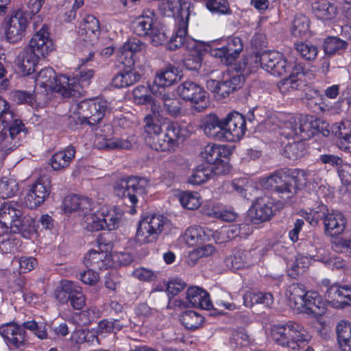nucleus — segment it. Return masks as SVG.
I'll list each match as a JSON object with an SVG mask.
<instances>
[{"label": "nucleus", "instance_id": "f257e3e1", "mask_svg": "<svg viewBox=\"0 0 351 351\" xmlns=\"http://www.w3.org/2000/svg\"><path fill=\"white\" fill-rule=\"evenodd\" d=\"M255 62H258L263 69L273 75L282 76L289 73L288 77L278 83V88L282 93L298 88L299 81L304 76L301 63L291 60L288 61L277 51H264L260 56L256 55Z\"/></svg>", "mask_w": 351, "mask_h": 351}, {"label": "nucleus", "instance_id": "f03ea898", "mask_svg": "<svg viewBox=\"0 0 351 351\" xmlns=\"http://www.w3.org/2000/svg\"><path fill=\"white\" fill-rule=\"evenodd\" d=\"M144 122L145 141L149 147L158 152L173 151L178 146V140L185 135L184 128L176 122L169 123L165 132L151 115H147Z\"/></svg>", "mask_w": 351, "mask_h": 351}, {"label": "nucleus", "instance_id": "7ed1b4c3", "mask_svg": "<svg viewBox=\"0 0 351 351\" xmlns=\"http://www.w3.org/2000/svg\"><path fill=\"white\" fill-rule=\"evenodd\" d=\"M279 134L287 139L307 140L317 133L328 136L330 130L324 122L313 116L289 117L279 126Z\"/></svg>", "mask_w": 351, "mask_h": 351}, {"label": "nucleus", "instance_id": "20e7f679", "mask_svg": "<svg viewBox=\"0 0 351 351\" xmlns=\"http://www.w3.org/2000/svg\"><path fill=\"white\" fill-rule=\"evenodd\" d=\"M149 181L137 176L125 177L118 179L114 184L115 195L122 199H128L132 207L130 213H136L134 206L138 203L140 197H143L147 193Z\"/></svg>", "mask_w": 351, "mask_h": 351}, {"label": "nucleus", "instance_id": "39448f33", "mask_svg": "<svg viewBox=\"0 0 351 351\" xmlns=\"http://www.w3.org/2000/svg\"><path fill=\"white\" fill-rule=\"evenodd\" d=\"M156 14L152 10H147L137 17L132 23L133 32L139 36H148L156 46L166 41L165 32L156 26Z\"/></svg>", "mask_w": 351, "mask_h": 351}, {"label": "nucleus", "instance_id": "423d86ee", "mask_svg": "<svg viewBox=\"0 0 351 351\" xmlns=\"http://www.w3.org/2000/svg\"><path fill=\"white\" fill-rule=\"evenodd\" d=\"M168 223L167 217L161 215L153 214L143 217L138 223L136 233V241L140 244L156 241Z\"/></svg>", "mask_w": 351, "mask_h": 351}, {"label": "nucleus", "instance_id": "0eeeda50", "mask_svg": "<svg viewBox=\"0 0 351 351\" xmlns=\"http://www.w3.org/2000/svg\"><path fill=\"white\" fill-rule=\"evenodd\" d=\"M263 186L276 193L280 198V201L287 204L293 202L292 199L296 193L295 185L289 181V178L280 171H276L266 178Z\"/></svg>", "mask_w": 351, "mask_h": 351}, {"label": "nucleus", "instance_id": "6e6552de", "mask_svg": "<svg viewBox=\"0 0 351 351\" xmlns=\"http://www.w3.org/2000/svg\"><path fill=\"white\" fill-rule=\"evenodd\" d=\"M29 15L18 9L12 12L4 21L5 38L11 43L20 41L25 35V31L29 22Z\"/></svg>", "mask_w": 351, "mask_h": 351}, {"label": "nucleus", "instance_id": "1a4fd4ad", "mask_svg": "<svg viewBox=\"0 0 351 351\" xmlns=\"http://www.w3.org/2000/svg\"><path fill=\"white\" fill-rule=\"evenodd\" d=\"M178 95L184 100L193 104L197 112H202L208 106L206 91L199 84L191 81H185L177 87Z\"/></svg>", "mask_w": 351, "mask_h": 351}, {"label": "nucleus", "instance_id": "9d476101", "mask_svg": "<svg viewBox=\"0 0 351 351\" xmlns=\"http://www.w3.org/2000/svg\"><path fill=\"white\" fill-rule=\"evenodd\" d=\"M80 114L85 118L87 125L95 126L104 117L108 108L107 101L101 99L84 100L78 103Z\"/></svg>", "mask_w": 351, "mask_h": 351}, {"label": "nucleus", "instance_id": "9b49d317", "mask_svg": "<svg viewBox=\"0 0 351 351\" xmlns=\"http://www.w3.org/2000/svg\"><path fill=\"white\" fill-rule=\"evenodd\" d=\"M285 204L280 200L275 202L273 197L267 195L258 198L254 212L251 213L252 221L258 224L269 220L274 213L282 209Z\"/></svg>", "mask_w": 351, "mask_h": 351}, {"label": "nucleus", "instance_id": "f8f14e48", "mask_svg": "<svg viewBox=\"0 0 351 351\" xmlns=\"http://www.w3.org/2000/svg\"><path fill=\"white\" fill-rule=\"evenodd\" d=\"M246 125L243 116L237 112L228 114L224 119L223 141L236 142L245 133Z\"/></svg>", "mask_w": 351, "mask_h": 351}, {"label": "nucleus", "instance_id": "ddd939ff", "mask_svg": "<svg viewBox=\"0 0 351 351\" xmlns=\"http://www.w3.org/2000/svg\"><path fill=\"white\" fill-rule=\"evenodd\" d=\"M51 188L50 179L46 176L40 177L25 197L26 206L32 209L39 206L49 195Z\"/></svg>", "mask_w": 351, "mask_h": 351}, {"label": "nucleus", "instance_id": "4468645a", "mask_svg": "<svg viewBox=\"0 0 351 351\" xmlns=\"http://www.w3.org/2000/svg\"><path fill=\"white\" fill-rule=\"evenodd\" d=\"M29 50L34 52L41 59L45 58L54 50V44L48 32V28L43 25L42 27L35 33L27 46Z\"/></svg>", "mask_w": 351, "mask_h": 351}, {"label": "nucleus", "instance_id": "2eb2a0df", "mask_svg": "<svg viewBox=\"0 0 351 351\" xmlns=\"http://www.w3.org/2000/svg\"><path fill=\"white\" fill-rule=\"evenodd\" d=\"M0 334L10 348L23 350L28 343L23 324H8L0 328Z\"/></svg>", "mask_w": 351, "mask_h": 351}, {"label": "nucleus", "instance_id": "dca6fc26", "mask_svg": "<svg viewBox=\"0 0 351 351\" xmlns=\"http://www.w3.org/2000/svg\"><path fill=\"white\" fill-rule=\"evenodd\" d=\"M189 13L182 11L175 18L173 33L168 42V49L176 50L183 47L188 39V25Z\"/></svg>", "mask_w": 351, "mask_h": 351}, {"label": "nucleus", "instance_id": "f3484780", "mask_svg": "<svg viewBox=\"0 0 351 351\" xmlns=\"http://www.w3.org/2000/svg\"><path fill=\"white\" fill-rule=\"evenodd\" d=\"M325 298L330 305L337 308L351 306V287L337 283L328 286Z\"/></svg>", "mask_w": 351, "mask_h": 351}, {"label": "nucleus", "instance_id": "a211bd4d", "mask_svg": "<svg viewBox=\"0 0 351 351\" xmlns=\"http://www.w3.org/2000/svg\"><path fill=\"white\" fill-rule=\"evenodd\" d=\"M78 34L87 48L93 46L100 34L99 21L93 15L86 16L80 25Z\"/></svg>", "mask_w": 351, "mask_h": 351}, {"label": "nucleus", "instance_id": "6ab92c4d", "mask_svg": "<svg viewBox=\"0 0 351 351\" xmlns=\"http://www.w3.org/2000/svg\"><path fill=\"white\" fill-rule=\"evenodd\" d=\"M145 49V45L138 38H130L117 52V60L127 67L134 64V56Z\"/></svg>", "mask_w": 351, "mask_h": 351}, {"label": "nucleus", "instance_id": "aec40b11", "mask_svg": "<svg viewBox=\"0 0 351 351\" xmlns=\"http://www.w3.org/2000/svg\"><path fill=\"white\" fill-rule=\"evenodd\" d=\"M224 119H220L216 114L205 116L201 122V128L204 134L217 141H223Z\"/></svg>", "mask_w": 351, "mask_h": 351}, {"label": "nucleus", "instance_id": "412c9836", "mask_svg": "<svg viewBox=\"0 0 351 351\" xmlns=\"http://www.w3.org/2000/svg\"><path fill=\"white\" fill-rule=\"evenodd\" d=\"M346 219L338 210H331L324 222L325 233L331 237L339 236L346 232Z\"/></svg>", "mask_w": 351, "mask_h": 351}, {"label": "nucleus", "instance_id": "4be33fe9", "mask_svg": "<svg viewBox=\"0 0 351 351\" xmlns=\"http://www.w3.org/2000/svg\"><path fill=\"white\" fill-rule=\"evenodd\" d=\"M63 209L65 213L79 212L81 215L84 212L92 211L93 204L87 197H80L77 195H68L63 202Z\"/></svg>", "mask_w": 351, "mask_h": 351}, {"label": "nucleus", "instance_id": "5701e85b", "mask_svg": "<svg viewBox=\"0 0 351 351\" xmlns=\"http://www.w3.org/2000/svg\"><path fill=\"white\" fill-rule=\"evenodd\" d=\"M0 125L5 126V131L14 138L19 139V142L23 136L25 135L26 128L22 121L16 118L15 115L11 111L5 112L3 119L1 121Z\"/></svg>", "mask_w": 351, "mask_h": 351}, {"label": "nucleus", "instance_id": "b1692460", "mask_svg": "<svg viewBox=\"0 0 351 351\" xmlns=\"http://www.w3.org/2000/svg\"><path fill=\"white\" fill-rule=\"evenodd\" d=\"M186 299L192 306L205 310L212 308L209 294L198 287H191L186 291Z\"/></svg>", "mask_w": 351, "mask_h": 351}, {"label": "nucleus", "instance_id": "393cba45", "mask_svg": "<svg viewBox=\"0 0 351 351\" xmlns=\"http://www.w3.org/2000/svg\"><path fill=\"white\" fill-rule=\"evenodd\" d=\"M308 293L302 284L291 285L286 291L289 306L293 309L302 311L305 304L304 298L306 297Z\"/></svg>", "mask_w": 351, "mask_h": 351}, {"label": "nucleus", "instance_id": "a878e982", "mask_svg": "<svg viewBox=\"0 0 351 351\" xmlns=\"http://www.w3.org/2000/svg\"><path fill=\"white\" fill-rule=\"evenodd\" d=\"M75 155V149L73 146H69L64 149L56 152L50 158L49 164L54 171H63L73 161Z\"/></svg>", "mask_w": 351, "mask_h": 351}, {"label": "nucleus", "instance_id": "bb28decb", "mask_svg": "<svg viewBox=\"0 0 351 351\" xmlns=\"http://www.w3.org/2000/svg\"><path fill=\"white\" fill-rule=\"evenodd\" d=\"M53 91H56L64 97H79L80 86H77L75 78H70L66 75H58L56 79V87Z\"/></svg>", "mask_w": 351, "mask_h": 351}, {"label": "nucleus", "instance_id": "cd10ccee", "mask_svg": "<svg viewBox=\"0 0 351 351\" xmlns=\"http://www.w3.org/2000/svg\"><path fill=\"white\" fill-rule=\"evenodd\" d=\"M314 15L320 20L329 21L335 19L337 14V8L328 0H317L312 3Z\"/></svg>", "mask_w": 351, "mask_h": 351}, {"label": "nucleus", "instance_id": "c85d7f7f", "mask_svg": "<svg viewBox=\"0 0 351 351\" xmlns=\"http://www.w3.org/2000/svg\"><path fill=\"white\" fill-rule=\"evenodd\" d=\"M42 60L34 52L25 47L18 60V66L23 75H29L35 71L39 61Z\"/></svg>", "mask_w": 351, "mask_h": 351}, {"label": "nucleus", "instance_id": "c756f323", "mask_svg": "<svg viewBox=\"0 0 351 351\" xmlns=\"http://www.w3.org/2000/svg\"><path fill=\"white\" fill-rule=\"evenodd\" d=\"M289 332L287 347L296 349L300 346V343L307 341L310 336L304 327L298 323L289 322Z\"/></svg>", "mask_w": 351, "mask_h": 351}, {"label": "nucleus", "instance_id": "7c9ffc66", "mask_svg": "<svg viewBox=\"0 0 351 351\" xmlns=\"http://www.w3.org/2000/svg\"><path fill=\"white\" fill-rule=\"evenodd\" d=\"M14 202H5L0 207V222L8 228L18 217H21V210Z\"/></svg>", "mask_w": 351, "mask_h": 351}, {"label": "nucleus", "instance_id": "2f4dec72", "mask_svg": "<svg viewBox=\"0 0 351 351\" xmlns=\"http://www.w3.org/2000/svg\"><path fill=\"white\" fill-rule=\"evenodd\" d=\"M58 77V76L56 75L55 71L51 67L44 68L36 75V88H43L47 93L49 90H53Z\"/></svg>", "mask_w": 351, "mask_h": 351}, {"label": "nucleus", "instance_id": "473e14b6", "mask_svg": "<svg viewBox=\"0 0 351 351\" xmlns=\"http://www.w3.org/2000/svg\"><path fill=\"white\" fill-rule=\"evenodd\" d=\"M104 230H113L118 228L122 217L121 210L115 207H103L100 211Z\"/></svg>", "mask_w": 351, "mask_h": 351}, {"label": "nucleus", "instance_id": "72a5a7b5", "mask_svg": "<svg viewBox=\"0 0 351 351\" xmlns=\"http://www.w3.org/2000/svg\"><path fill=\"white\" fill-rule=\"evenodd\" d=\"M141 75L133 69H125L116 74L112 80V85L117 88H126L137 82Z\"/></svg>", "mask_w": 351, "mask_h": 351}, {"label": "nucleus", "instance_id": "f704fd0d", "mask_svg": "<svg viewBox=\"0 0 351 351\" xmlns=\"http://www.w3.org/2000/svg\"><path fill=\"white\" fill-rule=\"evenodd\" d=\"M95 143L99 149H130L132 147V141L129 138H106L97 136Z\"/></svg>", "mask_w": 351, "mask_h": 351}, {"label": "nucleus", "instance_id": "c9c22d12", "mask_svg": "<svg viewBox=\"0 0 351 351\" xmlns=\"http://www.w3.org/2000/svg\"><path fill=\"white\" fill-rule=\"evenodd\" d=\"M84 264L87 267L105 269L110 265V258L106 252L91 250L85 256Z\"/></svg>", "mask_w": 351, "mask_h": 351}, {"label": "nucleus", "instance_id": "e433bc0d", "mask_svg": "<svg viewBox=\"0 0 351 351\" xmlns=\"http://www.w3.org/2000/svg\"><path fill=\"white\" fill-rule=\"evenodd\" d=\"M180 79L179 71L176 66L169 65L158 72L155 77V83L160 87L170 86Z\"/></svg>", "mask_w": 351, "mask_h": 351}, {"label": "nucleus", "instance_id": "4c0bfd02", "mask_svg": "<svg viewBox=\"0 0 351 351\" xmlns=\"http://www.w3.org/2000/svg\"><path fill=\"white\" fill-rule=\"evenodd\" d=\"M244 82V77L241 75H233L220 82V86L218 87V95L221 97H228L231 93L241 88Z\"/></svg>", "mask_w": 351, "mask_h": 351}, {"label": "nucleus", "instance_id": "58836bf2", "mask_svg": "<svg viewBox=\"0 0 351 351\" xmlns=\"http://www.w3.org/2000/svg\"><path fill=\"white\" fill-rule=\"evenodd\" d=\"M243 303L247 307L254 304H263L265 307L270 308L274 304V297L270 293L247 291L243 295Z\"/></svg>", "mask_w": 351, "mask_h": 351}, {"label": "nucleus", "instance_id": "ea45409f", "mask_svg": "<svg viewBox=\"0 0 351 351\" xmlns=\"http://www.w3.org/2000/svg\"><path fill=\"white\" fill-rule=\"evenodd\" d=\"M227 150L224 146L215 144H208L204 147L202 152V157L209 164L213 165L222 158H226Z\"/></svg>", "mask_w": 351, "mask_h": 351}, {"label": "nucleus", "instance_id": "a19ab883", "mask_svg": "<svg viewBox=\"0 0 351 351\" xmlns=\"http://www.w3.org/2000/svg\"><path fill=\"white\" fill-rule=\"evenodd\" d=\"M159 98L167 112L172 117H178L182 112V103L179 99L171 97L169 94L160 93Z\"/></svg>", "mask_w": 351, "mask_h": 351}, {"label": "nucleus", "instance_id": "79ce46f5", "mask_svg": "<svg viewBox=\"0 0 351 351\" xmlns=\"http://www.w3.org/2000/svg\"><path fill=\"white\" fill-rule=\"evenodd\" d=\"M213 176L211 165H201L197 167L189 177L188 182L194 185L201 184Z\"/></svg>", "mask_w": 351, "mask_h": 351}, {"label": "nucleus", "instance_id": "37998d69", "mask_svg": "<svg viewBox=\"0 0 351 351\" xmlns=\"http://www.w3.org/2000/svg\"><path fill=\"white\" fill-rule=\"evenodd\" d=\"M348 234L346 232L339 236L332 237L331 247L336 252L351 256V238Z\"/></svg>", "mask_w": 351, "mask_h": 351}, {"label": "nucleus", "instance_id": "c03bdc74", "mask_svg": "<svg viewBox=\"0 0 351 351\" xmlns=\"http://www.w3.org/2000/svg\"><path fill=\"white\" fill-rule=\"evenodd\" d=\"M91 211L84 212L82 215V225L84 228L88 231H99L104 230L102 225L101 213L96 212L91 213Z\"/></svg>", "mask_w": 351, "mask_h": 351}, {"label": "nucleus", "instance_id": "a18cd8bd", "mask_svg": "<svg viewBox=\"0 0 351 351\" xmlns=\"http://www.w3.org/2000/svg\"><path fill=\"white\" fill-rule=\"evenodd\" d=\"M305 304H304L303 308L306 309V312L318 314L322 313L324 310V304L322 301L321 296L318 293L315 291H308L306 297L304 298Z\"/></svg>", "mask_w": 351, "mask_h": 351}, {"label": "nucleus", "instance_id": "49530a36", "mask_svg": "<svg viewBox=\"0 0 351 351\" xmlns=\"http://www.w3.org/2000/svg\"><path fill=\"white\" fill-rule=\"evenodd\" d=\"M304 140L297 138L293 143H288L284 148V155L291 160H297L306 154Z\"/></svg>", "mask_w": 351, "mask_h": 351}, {"label": "nucleus", "instance_id": "de8ad7c7", "mask_svg": "<svg viewBox=\"0 0 351 351\" xmlns=\"http://www.w3.org/2000/svg\"><path fill=\"white\" fill-rule=\"evenodd\" d=\"M229 344L233 349L248 346L250 344V335L244 328H237L231 332Z\"/></svg>", "mask_w": 351, "mask_h": 351}, {"label": "nucleus", "instance_id": "09e8293b", "mask_svg": "<svg viewBox=\"0 0 351 351\" xmlns=\"http://www.w3.org/2000/svg\"><path fill=\"white\" fill-rule=\"evenodd\" d=\"M180 321L186 328L194 330L202 326L204 317L194 311H186L181 315Z\"/></svg>", "mask_w": 351, "mask_h": 351}, {"label": "nucleus", "instance_id": "8fccbe9b", "mask_svg": "<svg viewBox=\"0 0 351 351\" xmlns=\"http://www.w3.org/2000/svg\"><path fill=\"white\" fill-rule=\"evenodd\" d=\"M289 326V322L285 324L274 326L271 330V337L273 341L282 346L287 347L289 339V332L290 331Z\"/></svg>", "mask_w": 351, "mask_h": 351}, {"label": "nucleus", "instance_id": "3c124183", "mask_svg": "<svg viewBox=\"0 0 351 351\" xmlns=\"http://www.w3.org/2000/svg\"><path fill=\"white\" fill-rule=\"evenodd\" d=\"M75 282L64 280L56 288L53 295L57 300L61 304H66L69 302Z\"/></svg>", "mask_w": 351, "mask_h": 351}, {"label": "nucleus", "instance_id": "603ef678", "mask_svg": "<svg viewBox=\"0 0 351 351\" xmlns=\"http://www.w3.org/2000/svg\"><path fill=\"white\" fill-rule=\"evenodd\" d=\"M133 98L135 103L140 105L153 103V111L156 110V104L153 100L150 90L145 86H138L133 90Z\"/></svg>", "mask_w": 351, "mask_h": 351}, {"label": "nucleus", "instance_id": "864d4df0", "mask_svg": "<svg viewBox=\"0 0 351 351\" xmlns=\"http://www.w3.org/2000/svg\"><path fill=\"white\" fill-rule=\"evenodd\" d=\"M330 213L327 206L319 202L316 204L315 206L311 209L306 217V220L311 225L316 226L320 220L324 221Z\"/></svg>", "mask_w": 351, "mask_h": 351}, {"label": "nucleus", "instance_id": "5fc2aeb1", "mask_svg": "<svg viewBox=\"0 0 351 351\" xmlns=\"http://www.w3.org/2000/svg\"><path fill=\"white\" fill-rule=\"evenodd\" d=\"M348 44L346 41L338 37H328L324 43V52L327 55L332 56L340 51L348 48Z\"/></svg>", "mask_w": 351, "mask_h": 351}, {"label": "nucleus", "instance_id": "6e6d98bb", "mask_svg": "<svg viewBox=\"0 0 351 351\" xmlns=\"http://www.w3.org/2000/svg\"><path fill=\"white\" fill-rule=\"evenodd\" d=\"M206 238L205 232L202 228L192 226L186 229L184 239L186 243L191 246L201 244Z\"/></svg>", "mask_w": 351, "mask_h": 351}, {"label": "nucleus", "instance_id": "4d7b16f0", "mask_svg": "<svg viewBox=\"0 0 351 351\" xmlns=\"http://www.w3.org/2000/svg\"><path fill=\"white\" fill-rule=\"evenodd\" d=\"M18 190V183L14 178L5 177L0 180V197L2 199L14 196Z\"/></svg>", "mask_w": 351, "mask_h": 351}, {"label": "nucleus", "instance_id": "13d9d810", "mask_svg": "<svg viewBox=\"0 0 351 351\" xmlns=\"http://www.w3.org/2000/svg\"><path fill=\"white\" fill-rule=\"evenodd\" d=\"M309 29V20L302 14L298 15L293 21L291 32L293 36L301 37L307 34Z\"/></svg>", "mask_w": 351, "mask_h": 351}, {"label": "nucleus", "instance_id": "bf43d9fd", "mask_svg": "<svg viewBox=\"0 0 351 351\" xmlns=\"http://www.w3.org/2000/svg\"><path fill=\"white\" fill-rule=\"evenodd\" d=\"M230 60L234 62L243 48L241 40L239 37L229 38L223 44Z\"/></svg>", "mask_w": 351, "mask_h": 351}, {"label": "nucleus", "instance_id": "052dcab7", "mask_svg": "<svg viewBox=\"0 0 351 351\" xmlns=\"http://www.w3.org/2000/svg\"><path fill=\"white\" fill-rule=\"evenodd\" d=\"M295 48L300 56L306 60H313L317 56L318 49L315 45L311 43H295Z\"/></svg>", "mask_w": 351, "mask_h": 351}, {"label": "nucleus", "instance_id": "680f3d73", "mask_svg": "<svg viewBox=\"0 0 351 351\" xmlns=\"http://www.w3.org/2000/svg\"><path fill=\"white\" fill-rule=\"evenodd\" d=\"M23 327L34 333L39 339L43 340L48 338L46 325L45 323L38 324L35 320L27 321L23 323Z\"/></svg>", "mask_w": 351, "mask_h": 351}, {"label": "nucleus", "instance_id": "e2e57ef3", "mask_svg": "<svg viewBox=\"0 0 351 351\" xmlns=\"http://www.w3.org/2000/svg\"><path fill=\"white\" fill-rule=\"evenodd\" d=\"M311 259L307 256L298 254L294 263L291 265V269L289 271V275L295 278V276L299 274L303 273L306 268H307L311 264Z\"/></svg>", "mask_w": 351, "mask_h": 351}, {"label": "nucleus", "instance_id": "0e129e2a", "mask_svg": "<svg viewBox=\"0 0 351 351\" xmlns=\"http://www.w3.org/2000/svg\"><path fill=\"white\" fill-rule=\"evenodd\" d=\"M179 200L182 206L189 210L196 209L200 205L197 193L184 192L180 194Z\"/></svg>", "mask_w": 351, "mask_h": 351}, {"label": "nucleus", "instance_id": "69168bd1", "mask_svg": "<svg viewBox=\"0 0 351 351\" xmlns=\"http://www.w3.org/2000/svg\"><path fill=\"white\" fill-rule=\"evenodd\" d=\"M69 301L71 306L76 310L82 309L86 304V298L82 288L75 282Z\"/></svg>", "mask_w": 351, "mask_h": 351}, {"label": "nucleus", "instance_id": "338daca9", "mask_svg": "<svg viewBox=\"0 0 351 351\" xmlns=\"http://www.w3.org/2000/svg\"><path fill=\"white\" fill-rule=\"evenodd\" d=\"M94 75V70L90 69H83L80 70L79 73L76 75L75 77H73L76 80L77 86H80V95L82 94L84 88L88 87L90 85Z\"/></svg>", "mask_w": 351, "mask_h": 351}, {"label": "nucleus", "instance_id": "774afa93", "mask_svg": "<svg viewBox=\"0 0 351 351\" xmlns=\"http://www.w3.org/2000/svg\"><path fill=\"white\" fill-rule=\"evenodd\" d=\"M332 132L339 139V141L351 135V122L343 121L335 123L332 126Z\"/></svg>", "mask_w": 351, "mask_h": 351}]
</instances>
